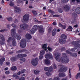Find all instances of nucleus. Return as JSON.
<instances>
[{
	"label": "nucleus",
	"instance_id": "7c9ffc66",
	"mask_svg": "<svg viewBox=\"0 0 80 80\" xmlns=\"http://www.w3.org/2000/svg\"><path fill=\"white\" fill-rule=\"evenodd\" d=\"M59 26L60 27H62V28H63V29H65V28H66V26L62 25L60 23H59Z\"/></svg>",
	"mask_w": 80,
	"mask_h": 80
},
{
	"label": "nucleus",
	"instance_id": "c756f323",
	"mask_svg": "<svg viewBox=\"0 0 80 80\" xmlns=\"http://www.w3.org/2000/svg\"><path fill=\"white\" fill-rule=\"evenodd\" d=\"M57 33V30L56 29H54L53 30V31L52 33V36H55L56 35V33Z\"/></svg>",
	"mask_w": 80,
	"mask_h": 80
},
{
	"label": "nucleus",
	"instance_id": "6e6552de",
	"mask_svg": "<svg viewBox=\"0 0 80 80\" xmlns=\"http://www.w3.org/2000/svg\"><path fill=\"white\" fill-rule=\"evenodd\" d=\"M38 30L37 25H34L30 30L31 34H33V33H34L35 32H36V30Z\"/></svg>",
	"mask_w": 80,
	"mask_h": 80
},
{
	"label": "nucleus",
	"instance_id": "20e7f679",
	"mask_svg": "<svg viewBox=\"0 0 80 80\" xmlns=\"http://www.w3.org/2000/svg\"><path fill=\"white\" fill-rule=\"evenodd\" d=\"M27 56V54H18L17 55V57L18 58H21L20 59V60L22 61V62H25V58L23 57H25Z\"/></svg>",
	"mask_w": 80,
	"mask_h": 80
},
{
	"label": "nucleus",
	"instance_id": "8fccbe9b",
	"mask_svg": "<svg viewBox=\"0 0 80 80\" xmlns=\"http://www.w3.org/2000/svg\"><path fill=\"white\" fill-rule=\"evenodd\" d=\"M25 80V78L24 77H21L19 79V80Z\"/></svg>",
	"mask_w": 80,
	"mask_h": 80
},
{
	"label": "nucleus",
	"instance_id": "0e129e2a",
	"mask_svg": "<svg viewBox=\"0 0 80 80\" xmlns=\"http://www.w3.org/2000/svg\"><path fill=\"white\" fill-rule=\"evenodd\" d=\"M19 78H20V76H18L16 75L15 78H16V79H19Z\"/></svg>",
	"mask_w": 80,
	"mask_h": 80
},
{
	"label": "nucleus",
	"instance_id": "79ce46f5",
	"mask_svg": "<svg viewBox=\"0 0 80 80\" xmlns=\"http://www.w3.org/2000/svg\"><path fill=\"white\" fill-rule=\"evenodd\" d=\"M66 52L67 53H68V54L69 55H71L72 53L70 52L69 51V50H66Z\"/></svg>",
	"mask_w": 80,
	"mask_h": 80
},
{
	"label": "nucleus",
	"instance_id": "412c9836",
	"mask_svg": "<svg viewBox=\"0 0 80 80\" xmlns=\"http://www.w3.org/2000/svg\"><path fill=\"white\" fill-rule=\"evenodd\" d=\"M61 38L62 40H66L67 38V36L65 34H62L61 35Z\"/></svg>",
	"mask_w": 80,
	"mask_h": 80
},
{
	"label": "nucleus",
	"instance_id": "2f4dec72",
	"mask_svg": "<svg viewBox=\"0 0 80 80\" xmlns=\"http://www.w3.org/2000/svg\"><path fill=\"white\" fill-rule=\"evenodd\" d=\"M72 27L71 26H69L68 28L66 29V31H72Z\"/></svg>",
	"mask_w": 80,
	"mask_h": 80
},
{
	"label": "nucleus",
	"instance_id": "052dcab7",
	"mask_svg": "<svg viewBox=\"0 0 80 80\" xmlns=\"http://www.w3.org/2000/svg\"><path fill=\"white\" fill-rule=\"evenodd\" d=\"M53 67L54 69H56V68H57V66H56V65H55V64H53Z\"/></svg>",
	"mask_w": 80,
	"mask_h": 80
},
{
	"label": "nucleus",
	"instance_id": "a18cd8bd",
	"mask_svg": "<svg viewBox=\"0 0 80 80\" xmlns=\"http://www.w3.org/2000/svg\"><path fill=\"white\" fill-rule=\"evenodd\" d=\"M61 52H63V51H65V47H62L61 48Z\"/></svg>",
	"mask_w": 80,
	"mask_h": 80
},
{
	"label": "nucleus",
	"instance_id": "69168bd1",
	"mask_svg": "<svg viewBox=\"0 0 80 80\" xmlns=\"http://www.w3.org/2000/svg\"><path fill=\"white\" fill-rule=\"evenodd\" d=\"M78 65L79 67V71H80V63L78 64Z\"/></svg>",
	"mask_w": 80,
	"mask_h": 80
},
{
	"label": "nucleus",
	"instance_id": "c85d7f7f",
	"mask_svg": "<svg viewBox=\"0 0 80 80\" xmlns=\"http://www.w3.org/2000/svg\"><path fill=\"white\" fill-rule=\"evenodd\" d=\"M59 76L60 77H64L66 76V75L64 73H60L58 74Z\"/></svg>",
	"mask_w": 80,
	"mask_h": 80
},
{
	"label": "nucleus",
	"instance_id": "3c124183",
	"mask_svg": "<svg viewBox=\"0 0 80 80\" xmlns=\"http://www.w3.org/2000/svg\"><path fill=\"white\" fill-rule=\"evenodd\" d=\"M69 0H62V2H63V3H67L68 2Z\"/></svg>",
	"mask_w": 80,
	"mask_h": 80
},
{
	"label": "nucleus",
	"instance_id": "5fc2aeb1",
	"mask_svg": "<svg viewBox=\"0 0 80 80\" xmlns=\"http://www.w3.org/2000/svg\"><path fill=\"white\" fill-rule=\"evenodd\" d=\"M18 20H17V19H15L14 20V23H18Z\"/></svg>",
	"mask_w": 80,
	"mask_h": 80
},
{
	"label": "nucleus",
	"instance_id": "2eb2a0df",
	"mask_svg": "<svg viewBox=\"0 0 80 80\" xmlns=\"http://www.w3.org/2000/svg\"><path fill=\"white\" fill-rule=\"evenodd\" d=\"M38 28H39V31L40 33H43L44 32V29H43V27L42 26H37Z\"/></svg>",
	"mask_w": 80,
	"mask_h": 80
},
{
	"label": "nucleus",
	"instance_id": "0eeeda50",
	"mask_svg": "<svg viewBox=\"0 0 80 80\" xmlns=\"http://www.w3.org/2000/svg\"><path fill=\"white\" fill-rule=\"evenodd\" d=\"M71 44L72 45H73L75 48H80V44H78V41H74L71 42Z\"/></svg>",
	"mask_w": 80,
	"mask_h": 80
},
{
	"label": "nucleus",
	"instance_id": "ea45409f",
	"mask_svg": "<svg viewBox=\"0 0 80 80\" xmlns=\"http://www.w3.org/2000/svg\"><path fill=\"white\" fill-rule=\"evenodd\" d=\"M76 22V20L75 19H74L71 22L72 24H75V22Z\"/></svg>",
	"mask_w": 80,
	"mask_h": 80
},
{
	"label": "nucleus",
	"instance_id": "a19ab883",
	"mask_svg": "<svg viewBox=\"0 0 80 80\" xmlns=\"http://www.w3.org/2000/svg\"><path fill=\"white\" fill-rule=\"evenodd\" d=\"M7 19L8 21L10 22V21H12V17H9L7 18Z\"/></svg>",
	"mask_w": 80,
	"mask_h": 80
},
{
	"label": "nucleus",
	"instance_id": "338daca9",
	"mask_svg": "<svg viewBox=\"0 0 80 80\" xmlns=\"http://www.w3.org/2000/svg\"><path fill=\"white\" fill-rule=\"evenodd\" d=\"M67 53H62V56H66Z\"/></svg>",
	"mask_w": 80,
	"mask_h": 80
},
{
	"label": "nucleus",
	"instance_id": "39448f33",
	"mask_svg": "<svg viewBox=\"0 0 80 80\" xmlns=\"http://www.w3.org/2000/svg\"><path fill=\"white\" fill-rule=\"evenodd\" d=\"M38 58H36L35 59H32L31 61V63L33 66H36L38 64Z\"/></svg>",
	"mask_w": 80,
	"mask_h": 80
},
{
	"label": "nucleus",
	"instance_id": "774afa93",
	"mask_svg": "<svg viewBox=\"0 0 80 80\" xmlns=\"http://www.w3.org/2000/svg\"><path fill=\"white\" fill-rule=\"evenodd\" d=\"M13 53V51H11L9 52V54H11V55H12Z\"/></svg>",
	"mask_w": 80,
	"mask_h": 80
},
{
	"label": "nucleus",
	"instance_id": "473e14b6",
	"mask_svg": "<svg viewBox=\"0 0 80 80\" xmlns=\"http://www.w3.org/2000/svg\"><path fill=\"white\" fill-rule=\"evenodd\" d=\"M11 69L12 71H15L17 70V68L16 66H13L11 68Z\"/></svg>",
	"mask_w": 80,
	"mask_h": 80
},
{
	"label": "nucleus",
	"instance_id": "aec40b11",
	"mask_svg": "<svg viewBox=\"0 0 80 80\" xmlns=\"http://www.w3.org/2000/svg\"><path fill=\"white\" fill-rule=\"evenodd\" d=\"M59 42L60 43L62 44V45H63V44H65V43L66 40H63V39H60L59 40Z\"/></svg>",
	"mask_w": 80,
	"mask_h": 80
},
{
	"label": "nucleus",
	"instance_id": "393cba45",
	"mask_svg": "<svg viewBox=\"0 0 80 80\" xmlns=\"http://www.w3.org/2000/svg\"><path fill=\"white\" fill-rule=\"evenodd\" d=\"M47 45L46 44H44L43 45H42V48L44 49V50L45 51H47Z\"/></svg>",
	"mask_w": 80,
	"mask_h": 80
},
{
	"label": "nucleus",
	"instance_id": "37998d69",
	"mask_svg": "<svg viewBox=\"0 0 80 80\" xmlns=\"http://www.w3.org/2000/svg\"><path fill=\"white\" fill-rule=\"evenodd\" d=\"M43 56L42 55H41V54H40V56L39 57V60H42V58H43Z\"/></svg>",
	"mask_w": 80,
	"mask_h": 80
},
{
	"label": "nucleus",
	"instance_id": "4d7b16f0",
	"mask_svg": "<svg viewBox=\"0 0 80 80\" xmlns=\"http://www.w3.org/2000/svg\"><path fill=\"white\" fill-rule=\"evenodd\" d=\"M71 69H70V68H69V73H70L69 74V76L70 78H71V77H72V76H71Z\"/></svg>",
	"mask_w": 80,
	"mask_h": 80
},
{
	"label": "nucleus",
	"instance_id": "58836bf2",
	"mask_svg": "<svg viewBox=\"0 0 80 80\" xmlns=\"http://www.w3.org/2000/svg\"><path fill=\"white\" fill-rule=\"evenodd\" d=\"M11 25L13 27V28H17V26L14 23H12V24H11Z\"/></svg>",
	"mask_w": 80,
	"mask_h": 80
},
{
	"label": "nucleus",
	"instance_id": "6e6d98bb",
	"mask_svg": "<svg viewBox=\"0 0 80 80\" xmlns=\"http://www.w3.org/2000/svg\"><path fill=\"white\" fill-rule=\"evenodd\" d=\"M52 17H60V15H53Z\"/></svg>",
	"mask_w": 80,
	"mask_h": 80
},
{
	"label": "nucleus",
	"instance_id": "13d9d810",
	"mask_svg": "<svg viewBox=\"0 0 80 80\" xmlns=\"http://www.w3.org/2000/svg\"><path fill=\"white\" fill-rule=\"evenodd\" d=\"M54 80H60V78L58 77H56L54 79Z\"/></svg>",
	"mask_w": 80,
	"mask_h": 80
},
{
	"label": "nucleus",
	"instance_id": "49530a36",
	"mask_svg": "<svg viewBox=\"0 0 80 80\" xmlns=\"http://www.w3.org/2000/svg\"><path fill=\"white\" fill-rule=\"evenodd\" d=\"M58 12L59 13H62L63 12V10L62 9L60 8L58 9Z\"/></svg>",
	"mask_w": 80,
	"mask_h": 80
},
{
	"label": "nucleus",
	"instance_id": "4c0bfd02",
	"mask_svg": "<svg viewBox=\"0 0 80 80\" xmlns=\"http://www.w3.org/2000/svg\"><path fill=\"white\" fill-rule=\"evenodd\" d=\"M50 72H46L45 73V74L47 75V76H48V77H49L50 76H51L52 75V74H51V73H50Z\"/></svg>",
	"mask_w": 80,
	"mask_h": 80
},
{
	"label": "nucleus",
	"instance_id": "b1692460",
	"mask_svg": "<svg viewBox=\"0 0 80 80\" xmlns=\"http://www.w3.org/2000/svg\"><path fill=\"white\" fill-rule=\"evenodd\" d=\"M44 62L46 65H49L50 63V61L49 59H45Z\"/></svg>",
	"mask_w": 80,
	"mask_h": 80
},
{
	"label": "nucleus",
	"instance_id": "6ab92c4d",
	"mask_svg": "<svg viewBox=\"0 0 80 80\" xmlns=\"http://www.w3.org/2000/svg\"><path fill=\"white\" fill-rule=\"evenodd\" d=\"M15 13H20L21 12V10H20V9L17 7H16L15 8Z\"/></svg>",
	"mask_w": 80,
	"mask_h": 80
},
{
	"label": "nucleus",
	"instance_id": "bf43d9fd",
	"mask_svg": "<svg viewBox=\"0 0 80 80\" xmlns=\"http://www.w3.org/2000/svg\"><path fill=\"white\" fill-rule=\"evenodd\" d=\"M5 73L7 75H8V74H10V71H7L5 72Z\"/></svg>",
	"mask_w": 80,
	"mask_h": 80
},
{
	"label": "nucleus",
	"instance_id": "de8ad7c7",
	"mask_svg": "<svg viewBox=\"0 0 80 80\" xmlns=\"http://www.w3.org/2000/svg\"><path fill=\"white\" fill-rule=\"evenodd\" d=\"M76 50H77V48H72L71 49V52H75Z\"/></svg>",
	"mask_w": 80,
	"mask_h": 80
},
{
	"label": "nucleus",
	"instance_id": "5701e85b",
	"mask_svg": "<svg viewBox=\"0 0 80 80\" xmlns=\"http://www.w3.org/2000/svg\"><path fill=\"white\" fill-rule=\"evenodd\" d=\"M5 61V58H2L0 59V66L3 64V63L4 61Z\"/></svg>",
	"mask_w": 80,
	"mask_h": 80
},
{
	"label": "nucleus",
	"instance_id": "4468645a",
	"mask_svg": "<svg viewBox=\"0 0 80 80\" xmlns=\"http://www.w3.org/2000/svg\"><path fill=\"white\" fill-rule=\"evenodd\" d=\"M46 58H49V59H53V56L52 54L47 53L45 55Z\"/></svg>",
	"mask_w": 80,
	"mask_h": 80
},
{
	"label": "nucleus",
	"instance_id": "a878e982",
	"mask_svg": "<svg viewBox=\"0 0 80 80\" xmlns=\"http://www.w3.org/2000/svg\"><path fill=\"white\" fill-rule=\"evenodd\" d=\"M26 51H27V50H26V49L20 50L18 51H16V53H22V52H26Z\"/></svg>",
	"mask_w": 80,
	"mask_h": 80
},
{
	"label": "nucleus",
	"instance_id": "bb28decb",
	"mask_svg": "<svg viewBox=\"0 0 80 80\" xmlns=\"http://www.w3.org/2000/svg\"><path fill=\"white\" fill-rule=\"evenodd\" d=\"M76 13H77L78 14H80V8L78 7L76 8L75 9Z\"/></svg>",
	"mask_w": 80,
	"mask_h": 80
},
{
	"label": "nucleus",
	"instance_id": "e2e57ef3",
	"mask_svg": "<svg viewBox=\"0 0 80 80\" xmlns=\"http://www.w3.org/2000/svg\"><path fill=\"white\" fill-rule=\"evenodd\" d=\"M6 30L5 29L0 30V32H5Z\"/></svg>",
	"mask_w": 80,
	"mask_h": 80
},
{
	"label": "nucleus",
	"instance_id": "f3484780",
	"mask_svg": "<svg viewBox=\"0 0 80 80\" xmlns=\"http://www.w3.org/2000/svg\"><path fill=\"white\" fill-rule=\"evenodd\" d=\"M60 53H57L56 57V59L57 61L60 62Z\"/></svg>",
	"mask_w": 80,
	"mask_h": 80
},
{
	"label": "nucleus",
	"instance_id": "09e8293b",
	"mask_svg": "<svg viewBox=\"0 0 80 80\" xmlns=\"http://www.w3.org/2000/svg\"><path fill=\"white\" fill-rule=\"evenodd\" d=\"M78 77H80V72L78 73L77 74V75H76V79H78Z\"/></svg>",
	"mask_w": 80,
	"mask_h": 80
},
{
	"label": "nucleus",
	"instance_id": "c03bdc74",
	"mask_svg": "<svg viewBox=\"0 0 80 80\" xmlns=\"http://www.w3.org/2000/svg\"><path fill=\"white\" fill-rule=\"evenodd\" d=\"M48 12L49 13H55L54 11H52V10H51V9H49L48 11Z\"/></svg>",
	"mask_w": 80,
	"mask_h": 80
},
{
	"label": "nucleus",
	"instance_id": "603ef678",
	"mask_svg": "<svg viewBox=\"0 0 80 80\" xmlns=\"http://www.w3.org/2000/svg\"><path fill=\"white\" fill-rule=\"evenodd\" d=\"M9 5L11 7H13L14 5V3L13 2H10L9 3Z\"/></svg>",
	"mask_w": 80,
	"mask_h": 80
},
{
	"label": "nucleus",
	"instance_id": "ddd939ff",
	"mask_svg": "<svg viewBox=\"0 0 80 80\" xmlns=\"http://www.w3.org/2000/svg\"><path fill=\"white\" fill-rule=\"evenodd\" d=\"M62 10L66 12H68L70 10V6L68 5L64 6L62 8Z\"/></svg>",
	"mask_w": 80,
	"mask_h": 80
},
{
	"label": "nucleus",
	"instance_id": "4be33fe9",
	"mask_svg": "<svg viewBox=\"0 0 80 80\" xmlns=\"http://www.w3.org/2000/svg\"><path fill=\"white\" fill-rule=\"evenodd\" d=\"M26 71V70L25 69H23L21 71H19L18 72V75H20V74H22V73H24Z\"/></svg>",
	"mask_w": 80,
	"mask_h": 80
},
{
	"label": "nucleus",
	"instance_id": "7ed1b4c3",
	"mask_svg": "<svg viewBox=\"0 0 80 80\" xmlns=\"http://www.w3.org/2000/svg\"><path fill=\"white\" fill-rule=\"evenodd\" d=\"M22 18L23 21L22 19H21V21L22 23H24V22H27L29 20V14H26L24 15L23 16Z\"/></svg>",
	"mask_w": 80,
	"mask_h": 80
},
{
	"label": "nucleus",
	"instance_id": "9d476101",
	"mask_svg": "<svg viewBox=\"0 0 80 80\" xmlns=\"http://www.w3.org/2000/svg\"><path fill=\"white\" fill-rule=\"evenodd\" d=\"M20 46L21 48H25L27 46V42L26 41L22 40L20 43Z\"/></svg>",
	"mask_w": 80,
	"mask_h": 80
},
{
	"label": "nucleus",
	"instance_id": "c9c22d12",
	"mask_svg": "<svg viewBox=\"0 0 80 80\" xmlns=\"http://www.w3.org/2000/svg\"><path fill=\"white\" fill-rule=\"evenodd\" d=\"M40 73V71L37 70H35L34 71V73L35 75H38Z\"/></svg>",
	"mask_w": 80,
	"mask_h": 80
},
{
	"label": "nucleus",
	"instance_id": "dca6fc26",
	"mask_svg": "<svg viewBox=\"0 0 80 80\" xmlns=\"http://www.w3.org/2000/svg\"><path fill=\"white\" fill-rule=\"evenodd\" d=\"M10 60L12 62H16L17 60V57L16 56H12L10 58Z\"/></svg>",
	"mask_w": 80,
	"mask_h": 80
},
{
	"label": "nucleus",
	"instance_id": "680f3d73",
	"mask_svg": "<svg viewBox=\"0 0 80 80\" xmlns=\"http://www.w3.org/2000/svg\"><path fill=\"white\" fill-rule=\"evenodd\" d=\"M0 45H4L5 43H4V42L3 41H0Z\"/></svg>",
	"mask_w": 80,
	"mask_h": 80
},
{
	"label": "nucleus",
	"instance_id": "f8f14e48",
	"mask_svg": "<svg viewBox=\"0 0 80 80\" xmlns=\"http://www.w3.org/2000/svg\"><path fill=\"white\" fill-rule=\"evenodd\" d=\"M44 70L47 72V71H48L49 72H52V71H53V68L52 67H49V68L48 67H45L44 68Z\"/></svg>",
	"mask_w": 80,
	"mask_h": 80
},
{
	"label": "nucleus",
	"instance_id": "72a5a7b5",
	"mask_svg": "<svg viewBox=\"0 0 80 80\" xmlns=\"http://www.w3.org/2000/svg\"><path fill=\"white\" fill-rule=\"evenodd\" d=\"M45 50H42L40 52V55L43 56V55L45 54Z\"/></svg>",
	"mask_w": 80,
	"mask_h": 80
},
{
	"label": "nucleus",
	"instance_id": "f257e3e1",
	"mask_svg": "<svg viewBox=\"0 0 80 80\" xmlns=\"http://www.w3.org/2000/svg\"><path fill=\"white\" fill-rule=\"evenodd\" d=\"M11 35L12 37L13 38H15L16 39L18 40H20L21 39V37L19 35H18V34H16V32H15V29L12 28L11 30Z\"/></svg>",
	"mask_w": 80,
	"mask_h": 80
},
{
	"label": "nucleus",
	"instance_id": "f704fd0d",
	"mask_svg": "<svg viewBox=\"0 0 80 80\" xmlns=\"http://www.w3.org/2000/svg\"><path fill=\"white\" fill-rule=\"evenodd\" d=\"M71 56L73 57L76 58L77 57V54L76 53H72L71 54Z\"/></svg>",
	"mask_w": 80,
	"mask_h": 80
},
{
	"label": "nucleus",
	"instance_id": "1a4fd4ad",
	"mask_svg": "<svg viewBox=\"0 0 80 80\" xmlns=\"http://www.w3.org/2000/svg\"><path fill=\"white\" fill-rule=\"evenodd\" d=\"M20 28L21 30H26L28 28V25L27 24H21L20 25Z\"/></svg>",
	"mask_w": 80,
	"mask_h": 80
},
{
	"label": "nucleus",
	"instance_id": "864d4df0",
	"mask_svg": "<svg viewBox=\"0 0 80 80\" xmlns=\"http://www.w3.org/2000/svg\"><path fill=\"white\" fill-rule=\"evenodd\" d=\"M48 49L49 51H52V48H50L49 47H48Z\"/></svg>",
	"mask_w": 80,
	"mask_h": 80
},
{
	"label": "nucleus",
	"instance_id": "9b49d317",
	"mask_svg": "<svg viewBox=\"0 0 80 80\" xmlns=\"http://www.w3.org/2000/svg\"><path fill=\"white\" fill-rule=\"evenodd\" d=\"M68 68L67 67H61L58 70V72H67Z\"/></svg>",
	"mask_w": 80,
	"mask_h": 80
},
{
	"label": "nucleus",
	"instance_id": "e433bc0d",
	"mask_svg": "<svg viewBox=\"0 0 80 80\" xmlns=\"http://www.w3.org/2000/svg\"><path fill=\"white\" fill-rule=\"evenodd\" d=\"M32 12L33 13V15H34V16H36L37 15V11H32Z\"/></svg>",
	"mask_w": 80,
	"mask_h": 80
},
{
	"label": "nucleus",
	"instance_id": "a211bd4d",
	"mask_svg": "<svg viewBox=\"0 0 80 80\" xmlns=\"http://www.w3.org/2000/svg\"><path fill=\"white\" fill-rule=\"evenodd\" d=\"M26 38L28 39V40H30L32 38V37L30 34L27 33L25 35Z\"/></svg>",
	"mask_w": 80,
	"mask_h": 80
},
{
	"label": "nucleus",
	"instance_id": "423d86ee",
	"mask_svg": "<svg viewBox=\"0 0 80 80\" xmlns=\"http://www.w3.org/2000/svg\"><path fill=\"white\" fill-rule=\"evenodd\" d=\"M60 61L63 63H68L69 62V59L67 58H65V56L61 58Z\"/></svg>",
	"mask_w": 80,
	"mask_h": 80
},
{
	"label": "nucleus",
	"instance_id": "f03ea898",
	"mask_svg": "<svg viewBox=\"0 0 80 80\" xmlns=\"http://www.w3.org/2000/svg\"><path fill=\"white\" fill-rule=\"evenodd\" d=\"M12 40V45L13 47L16 46V41L15 39L14 38L12 37H10L8 38L7 40L8 43H9L10 42H11Z\"/></svg>",
	"mask_w": 80,
	"mask_h": 80
},
{
	"label": "nucleus",
	"instance_id": "cd10ccee",
	"mask_svg": "<svg viewBox=\"0 0 80 80\" xmlns=\"http://www.w3.org/2000/svg\"><path fill=\"white\" fill-rule=\"evenodd\" d=\"M0 38L2 40V41L3 42H5V39L4 38V36L3 35V34H0Z\"/></svg>",
	"mask_w": 80,
	"mask_h": 80
}]
</instances>
